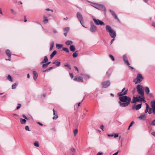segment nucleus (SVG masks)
<instances>
[{"mask_svg": "<svg viewBox=\"0 0 155 155\" xmlns=\"http://www.w3.org/2000/svg\"><path fill=\"white\" fill-rule=\"evenodd\" d=\"M11 12L13 14H16V12L13 9H11Z\"/></svg>", "mask_w": 155, "mask_h": 155, "instance_id": "37998d69", "label": "nucleus"}, {"mask_svg": "<svg viewBox=\"0 0 155 155\" xmlns=\"http://www.w3.org/2000/svg\"><path fill=\"white\" fill-rule=\"evenodd\" d=\"M62 49L64 51H65L67 52H69L68 49L67 48H63Z\"/></svg>", "mask_w": 155, "mask_h": 155, "instance_id": "58836bf2", "label": "nucleus"}, {"mask_svg": "<svg viewBox=\"0 0 155 155\" xmlns=\"http://www.w3.org/2000/svg\"><path fill=\"white\" fill-rule=\"evenodd\" d=\"M43 18L44 20L43 21V22L45 23V24H47V23L48 22V18L45 15L43 16Z\"/></svg>", "mask_w": 155, "mask_h": 155, "instance_id": "aec40b11", "label": "nucleus"}, {"mask_svg": "<svg viewBox=\"0 0 155 155\" xmlns=\"http://www.w3.org/2000/svg\"><path fill=\"white\" fill-rule=\"evenodd\" d=\"M69 30V28L68 27H67L64 28L63 30L64 32H66L68 33Z\"/></svg>", "mask_w": 155, "mask_h": 155, "instance_id": "7c9ffc66", "label": "nucleus"}, {"mask_svg": "<svg viewBox=\"0 0 155 155\" xmlns=\"http://www.w3.org/2000/svg\"><path fill=\"white\" fill-rule=\"evenodd\" d=\"M48 66L46 64H46H43L42 65V67L43 68H45V67H48Z\"/></svg>", "mask_w": 155, "mask_h": 155, "instance_id": "8fccbe9b", "label": "nucleus"}, {"mask_svg": "<svg viewBox=\"0 0 155 155\" xmlns=\"http://www.w3.org/2000/svg\"><path fill=\"white\" fill-rule=\"evenodd\" d=\"M106 30L109 33V35L112 38H114L116 37L115 31L112 29L111 27L108 25H107L106 27Z\"/></svg>", "mask_w": 155, "mask_h": 155, "instance_id": "f03ea898", "label": "nucleus"}, {"mask_svg": "<svg viewBox=\"0 0 155 155\" xmlns=\"http://www.w3.org/2000/svg\"><path fill=\"white\" fill-rule=\"evenodd\" d=\"M56 46L57 48L59 49L60 48L62 47V45L58 44H57L56 45Z\"/></svg>", "mask_w": 155, "mask_h": 155, "instance_id": "e433bc0d", "label": "nucleus"}, {"mask_svg": "<svg viewBox=\"0 0 155 155\" xmlns=\"http://www.w3.org/2000/svg\"><path fill=\"white\" fill-rule=\"evenodd\" d=\"M97 9L103 11H105L106 10V8L105 6L102 5H97Z\"/></svg>", "mask_w": 155, "mask_h": 155, "instance_id": "dca6fc26", "label": "nucleus"}, {"mask_svg": "<svg viewBox=\"0 0 155 155\" xmlns=\"http://www.w3.org/2000/svg\"><path fill=\"white\" fill-rule=\"evenodd\" d=\"M74 80L78 82H83V78L79 76H75L74 79Z\"/></svg>", "mask_w": 155, "mask_h": 155, "instance_id": "9b49d317", "label": "nucleus"}, {"mask_svg": "<svg viewBox=\"0 0 155 155\" xmlns=\"http://www.w3.org/2000/svg\"><path fill=\"white\" fill-rule=\"evenodd\" d=\"M150 125L152 126H155V119L152 121L150 124Z\"/></svg>", "mask_w": 155, "mask_h": 155, "instance_id": "a19ab883", "label": "nucleus"}, {"mask_svg": "<svg viewBox=\"0 0 155 155\" xmlns=\"http://www.w3.org/2000/svg\"><path fill=\"white\" fill-rule=\"evenodd\" d=\"M143 79V77L142 74L140 73L137 74L136 78L134 79L133 81L135 84H137L140 83Z\"/></svg>", "mask_w": 155, "mask_h": 155, "instance_id": "7ed1b4c3", "label": "nucleus"}, {"mask_svg": "<svg viewBox=\"0 0 155 155\" xmlns=\"http://www.w3.org/2000/svg\"><path fill=\"white\" fill-rule=\"evenodd\" d=\"M78 51H76L74 53H73L72 54V56L73 58H76L78 56Z\"/></svg>", "mask_w": 155, "mask_h": 155, "instance_id": "473e14b6", "label": "nucleus"}, {"mask_svg": "<svg viewBox=\"0 0 155 155\" xmlns=\"http://www.w3.org/2000/svg\"><path fill=\"white\" fill-rule=\"evenodd\" d=\"M77 17L80 21L81 24L82 25V23H84V21L81 14L79 12H78L77 13Z\"/></svg>", "mask_w": 155, "mask_h": 155, "instance_id": "6e6552de", "label": "nucleus"}, {"mask_svg": "<svg viewBox=\"0 0 155 155\" xmlns=\"http://www.w3.org/2000/svg\"><path fill=\"white\" fill-rule=\"evenodd\" d=\"M118 152H119V151H118L117 152L114 153L113 154V155H117Z\"/></svg>", "mask_w": 155, "mask_h": 155, "instance_id": "0e129e2a", "label": "nucleus"}, {"mask_svg": "<svg viewBox=\"0 0 155 155\" xmlns=\"http://www.w3.org/2000/svg\"><path fill=\"white\" fill-rule=\"evenodd\" d=\"M97 27L94 24H91L90 29V31L92 32H95L97 31Z\"/></svg>", "mask_w": 155, "mask_h": 155, "instance_id": "4468645a", "label": "nucleus"}, {"mask_svg": "<svg viewBox=\"0 0 155 155\" xmlns=\"http://www.w3.org/2000/svg\"><path fill=\"white\" fill-rule=\"evenodd\" d=\"M109 11L111 13L112 15L115 18L117 19L118 21H119V19L118 18L117 15L112 10L110 9L109 10Z\"/></svg>", "mask_w": 155, "mask_h": 155, "instance_id": "a211bd4d", "label": "nucleus"}, {"mask_svg": "<svg viewBox=\"0 0 155 155\" xmlns=\"http://www.w3.org/2000/svg\"><path fill=\"white\" fill-rule=\"evenodd\" d=\"M134 124V121H133L131 122L130 125L132 126L133 125V124Z\"/></svg>", "mask_w": 155, "mask_h": 155, "instance_id": "774afa93", "label": "nucleus"}, {"mask_svg": "<svg viewBox=\"0 0 155 155\" xmlns=\"http://www.w3.org/2000/svg\"><path fill=\"white\" fill-rule=\"evenodd\" d=\"M150 104L151 107L153 108V113L154 114H155V100L151 101Z\"/></svg>", "mask_w": 155, "mask_h": 155, "instance_id": "f8f14e48", "label": "nucleus"}, {"mask_svg": "<svg viewBox=\"0 0 155 155\" xmlns=\"http://www.w3.org/2000/svg\"><path fill=\"white\" fill-rule=\"evenodd\" d=\"M54 46V42L52 41L51 42V44H50V51L53 48Z\"/></svg>", "mask_w": 155, "mask_h": 155, "instance_id": "c756f323", "label": "nucleus"}, {"mask_svg": "<svg viewBox=\"0 0 155 155\" xmlns=\"http://www.w3.org/2000/svg\"><path fill=\"white\" fill-rule=\"evenodd\" d=\"M22 116L24 118H25V119L28 120V119L27 117L25 116V115L23 114Z\"/></svg>", "mask_w": 155, "mask_h": 155, "instance_id": "09e8293b", "label": "nucleus"}, {"mask_svg": "<svg viewBox=\"0 0 155 155\" xmlns=\"http://www.w3.org/2000/svg\"><path fill=\"white\" fill-rule=\"evenodd\" d=\"M146 118V117L144 114H141L139 117L138 118L140 120H142Z\"/></svg>", "mask_w": 155, "mask_h": 155, "instance_id": "b1692460", "label": "nucleus"}, {"mask_svg": "<svg viewBox=\"0 0 155 155\" xmlns=\"http://www.w3.org/2000/svg\"><path fill=\"white\" fill-rule=\"evenodd\" d=\"M84 98L81 101L79 102L78 104H77L76 103L74 105V107H76L77 108H78L80 106V104L81 103L82 101L83 100Z\"/></svg>", "mask_w": 155, "mask_h": 155, "instance_id": "bb28decb", "label": "nucleus"}, {"mask_svg": "<svg viewBox=\"0 0 155 155\" xmlns=\"http://www.w3.org/2000/svg\"><path fill=\"white\" fill-rule=\"evenodd\" d=\"M114 40V38H113V39H112L111 41L110 42V44H111L112 43H113V41Z\"/></svg>", "mask_w": 155, "mask_h": 155, "instance_id": "69168bd1", "label": "nucleus"}, {"mask_svg": "<svg viewBox=\"0 0 155 155\" xmlns=\"http://www.w3.org/2000/svg\"><path fill=\"white\" fill-rule=\"evenodd\" d=\"M119 103L120 107H124L127 106L130 103L131 97H119Z\"/></svg>", "mask_w": 155, "mask_h": 155, "instance_id": "f257e3e1", "label": "nucleus"}, {"mask_svg": "<svg viewBox=\"0 0 155 155\" xmlns=\"http://www.w3.org/2000/svg\"><path fill=\"white\" fill-rule=\"evenodd\" d=\"M7 79L8 80L11 81L12 82L13 81L11 76L9 74L7 77Z\"/></svg>", "mask_w": 155, "mask_h": 155, "instance_id": "72a5a7b5", "label": "nucleus"}, {"mask_svg": "<svg viewBox=\"0 0 155 155\" xmlns=\"http://www.w3.org/2000/svg\"><path fill=\"white\" fill-rule=\"evenodd\" d=\"M144 91L147 94L148 96L150 97L153 96V94L150 93H149L150 90L149 88L147 87H146L144 88Z\"/></svg>", "mask_w": 155, "mask_h": 155, "instance_id": "ddd939ff", "label": "nucleus"}, {"mask_svg": "<svg viewBox=\"0 0 155 155\" xmlns=\"http://www.w3.org/2000/svg\"><path fill=\"white\" fill-rule=\"evenodd\" d=\"M94 7L96 8L97 9V5H99V4H94Z\"/></svg>", "mask_w": 155, "mask_h": 155, "instance_id": "680f3d73", "label": "nucleus"}, {"mask_svg": "<svg viewBox=\"0 0 155 155\" xmlns=\"http://www.w3.org/2000/svg\"><path fill=\"white\" fill-rule=\"evenodd\" d=\"M34 146L36 147L39 146V144L37 141H35L34 143Z\"/></svg>", "mask_w": 155, "mask_h": 155, "instance_id": "4c0bfd02", "label": "nucleus"}, {"mask_svg": "<svg viewBox=\"0 0 155 155\" xmlns=\"http://www.w3.org/2000/svg\"><path fill=\"white\" fill-rule=\"evenodd\" d=\"M142 104H139L137 105L135 107L134 106L132 107V109H135L136 110H137L141 108V107Z\"/></svg>", "mask_w": 155, "mask_h": 155, "instance_id": "f3484780", "label": "nucleus"}, {"mask_svg": "<svg viewBox=\"0 0 155 155\" xmlns=\"http://www.w3.org/2000/svg\"><path fill=\"white\" fill-rule=\"evenodd\" d=\"M103 153L102 152H98L97 153V155H102Z\"/></svg>", "mask_w": 155, "mask_h": 155, "instance_id": "13d9d810", "label": "nucleus"}, {"mask_svg": "<svg viewBox=\"0 0 155 155\" xmlns=\"http://www.w3.org/2000/svg\"><path fill=\"white\" fill-rule=\"evenodd\" d=\"M53 68V67H50L48 68L47 69L48 71H50V70H51V69H52Z\"/></svg>", "mask_w": 155, "mask_h": 155, "instance_id": "864d4df0", "label": "nucleus"}, {"mask_svg": "<svg viewBox=\"0 0 155 155\" xmlns=\"http://www.w3.org/2000/svg\"><path fill=\"white\" fill-rule=\"evenodd\" d=\"M109 57L113 61H114V58L112 55L110 54Z\"/></svg>", "mask_w": 155, "mask_h": 155, "instance_id": "c03bdc74", "label": "nucleus"}, {"mask_svg": "<svg viewBox=\"0 0 155 155\" xmlns=\"http://www.w3.org/2000/svg\"><path fill=\"white\" fill-rule=\"evenodd\" d=\"M37 124L41 126H42L43 125L42 124L39 122H38Z\"/></svg>", "mask_w": 155, "mask_h": 155, "instance_id": "bf43d9fd", "label": "nucleus"}, {"mask_svg": "<svg viewBox=\"0 0 155 155\" xmlns=\"http://www.w3.org/2000/svg\"><path fill=\"white\" fill-rule=\"evenodd\" d=\"M58 118V115H56L55 116H54V117H53V120H56Z\"/></svg>", "mask_w": 155, "mask_h": 155, "instance_id": "49530a36", "label": "nucleus"}, {"mask_svg": "<svg viewBox=\"0 0 155 155\" xmlns=\"http://www.w3.org/2000/svg\"><path fill=\"white\" fill-rule=\"evenodd\" d=\"M138 98L140 99V102H143L144 103L146 102V101L144 99L145 97H138Z\"/></svg>", "mask_w": 155, "mask_h": 155, "instance_id": "f704fd0d", "label": "nucleus"}, {"mask_svg": "<svg viewBox=\"0 0 155 155\" xmlns=\"http://www.w3.org/2000/svg\"><path fill=\"white\" fill-rule=\"evenodd\" d=\"M5 53L7 55L8 57V59H5L6 60H8L9 61H11V57L12 55V53L11 51L8 49H7Z\"/></svg>", "mask_w": 155, "mask_h": 155, "instance_id": "9d476101", "label": "nucleus"}, {"mask_svg": "<svg viewBox=\"0 0 155 155\" xmlns=\"http://www.w3.org/2000/svg\"><path fill=\"white\" fill-rule=\"evenodd\" d=\"M71 150L72 152H74L75 151V150L74 148H71Z\"/></svg>", "mask_w": 155, "mask_h": 155, "instance_id": "5fc2aeb1", "label": "nucleus"}, {"mask_svg": "<svg viewBox=\"0 0 155 155\" xmlns=\"http://www.w3.org/2000/svg\"><path fill=\"white\" fill-rule=\"evenodd\" d=\"M18 83H16L12 85V89H15L16 88V86L18 85Z\"/></svg>", "mask_w": 155, "mask_h": 155, "instance_id": "c85d7f7f", "label": "nucleus"}, {"mask_svg": "<svg viewBox=\"0 0 155 155\" xmlns=\"http://www.w3.org/2000/svg\"><path fill=\"white\" fill-rule=\"evenodd\" d=\"M94 23L96 25H104L105 24L101 21L99 20L98 19H96L94 18H93Z\"/></svg>", "mask_w": 155, "mask_h": 155, "instance_id": "39448f33", "label": "nucleus"}, {"mask_svg": "<svg viewBox=\"0 0 155 155\" xmlns=\"http://www.w3.org/2000/svg\"><path fill=\"white\" fill-rule=\"evenodd\" d=\"M133 99L131 101L132 103H135L137 102H140V99L138 98V97H133Z\"/></svg>", "mask_w": 155, "mask_h": 155, "instance_id": "2eb2a0df", "label": "nucleus"}, {"mask_svg": "<svg viewBox=\"0 0 155 155\" xmlns=\"http://www.w3.org/2000/svg\"><path fill=\"white\" fill-rule=\"evenodd\" d=\"M61 65L60 62L57 61L55 65L57 67Z\"/></svg>", "mask_w": 155, "mask_h": 155, "instance_id": "ea45409f", "label": "nucleus"}, {"mask_svg": "<svg viewBox=\"0 0 155 155\" xmlns=\"http://www.w3.org/2000/svg\"><path fill=\"white\" fill-rule=\"evenodd\" d=\"M74 68L75 70L77 71L78 72V68L76 66H74Z\"/></svg>", "mask_w": 155, "mask_h": 155, "instance_id": "052dcab7", "label": "nucleus"}, {"mask_svg": "<svg viewBox=\"0 0 155 155\" xmlns=\"http://www.w3.org/2000/svg\"><path fill=\"white\" fill-rule=\"evenodd\" d=\"M64 66V67H68L70 69H71V66L68 64H65Z\"/></svg>", "mask_w": 155, "mask_h": 155, "instance_id": "79ce46f5", "label": "nucleus"}, {"mask_svg": "<svg viewBox=\"0 0 155 155\" xmlns=\"http://www.w3.org/2000/svg\"><path fill=\"white\" fill-rule=\"evenodd\" d=\"M123 58L125 64L128 66L131 69H133L134 68L133 67H131L130 66V64L128 61L126 55H124L123 56Z\"/></svg>", "mask_w": 155, "mask_h": 155, "instance_id": "423d86ee", "label": "nucleus"}, {"mask_svg": "<svg viewBox=\"0 0 155 155\" xmlns=\"http://www.w3.org/2000/svg\"><path fill=\"white\" fill-rule=\"evenodd\" d=\"M104 126L103 125H101L100 127V128L103 130L104 131Z\"/></svg>", "mask_w": 155, "mask_h": 155, "instance_id": "603ef678", "label": "nucleus"}, {"mask_svg": "<svg viewBox=\"0 0 155 155\" xmlns=\"http://www.w3.org/2000/svg\"><path fill=\"white\" fill-rule=\"evenodd\" d=\"M151 134L152 135H153V136L155 137V132H152Z\"/></svg>", "mask_w": 155, "mask_h": 155, "instance_id": "e2e57ef3", "label": "nucleus"}, {"mask_svg": "<svg viewBox=\"0 0 155 155\" xmlns=\"http://www.w3.org/2000/svg\"><path fill=\"white\" fill-rule=\"evenodd\" d=\"M25 130L29 131V127L28 126H26L25 127Z\"/></svg>", "mask_w": 155, "mask_h": 155, "instance_id": "3c124183", "label": "nucleus"}, {"mask_svg": "<svg viewBox=\"0 0 155 155\" xmlns=\"http://www.w3.org/2000/svg\"><path fill=\"white\" fill-rule=\"evenodd\" d=\"M74 136H75L78 133V130L77 129H75L73 130Z\"/></svg>", "mask_w": 155, "mask_h": 155, "instance_id": "c9c22d12", "label": "nucleus"}, {"mask_svg": "<svg viewBox=\"0 0 155 155\" xmlns=\"http://www.w3.org/2000/svg\"><path fill=\"white\" fill-rule=\"evenodd\" d=\"M84 78L86 79H88L90 78V76L89 75L87 74H83L82 75Z\"/></svg>", "mask_w": 155, "mask_h": 155, "instance_id": "2f4dec72", "label": "nucleus"}, {"mask_svg": "<svg viewBox=\"0 0 155 155\" xmlns=\"http://www.w3.org/2000/svg\"><path fill=\"white\" fill-rule=\"evenodd\" d=\"M137 89L138 94L140 95L142 97L144 96V88L141 85L138 84L137 86Z\"/></svg>", "mask_w": 155, "mask_h": 155, "instance_id": "20e7f679", "label": "nucleus"}, {"mask_svg": "<svg viewBox=\"0 0 155 155\" xmlns=\"http://www.w3.org/2000/svg\"><path fill=\"white\" fill-rule=\"evenodd\" d=\"M57 51L55 50L50 55L51 59L52 58L54 57V56L57 54Z\"/></svg>", "mask_w": 155, "mask_h": 155, "instance_id": "4be33fe9", "label": "nucleus"}, {"mask_svg": "<svg viewBox=\"0 0 155 155\" xmlns=\"http://www.w3.org/2000/svg\"><path fill=\"white\" fill-rule=\"evenodd\" d=\"M33 76L34 79L35 81L37 78L38 75L37 72L36 71H33Z\"/></svg>", "mask_w": 155, "mask_h": 155, "instance_id": "6ab92c4d", "label": "nucleus"}, {"mask_svg": "<svg viewBox=\"0 0 155 155\" xmlns=\"http://www.w3.org/2000/svg\"><path fill=\"white\" fill-rule=\"evenodd\" d=\"M73 43V42L72 41H68L66 42L65 44L66 45H69L72 44Z\"/></svg>", "mask_w": 155, "mask_h": 155, "instance_id": "cd10ccee", "label": "nucleus"}, {"mask_svg": "<svg viewBox=\"0 0 155 155\" xmlns=\"http://www.w3.org/2000/svg\"><path fill=\"white\" fill-rule=\"evenodd\" d=\"M18 105L17 107H16V109L17 110L19 109L20 108L21 106V104H18Z\"/></svg>", "mask_w": 155, "mask_h": 155, "instance_id": "a18cd8bd", "label": "nucleus"}, {"mask_svg": "<svg viewBox=\"0 0 155 155\" xmlns=\"http://www.w3.org/2000/svg\"><path fill=\"white\" fill-rule=\"evenodd\" d=\"M70 50L72 52H74L75 50V48L74 46L73 45H71L70 46Z\"/></svg>", "mask_w": 155, "mask_h": 155, "instance_id": "412c9836", "label": "nucleus"}, {"mask_svg": "<svg viewBox=\"0 0 155 155\" xmlns=\"http://www.w3.org/2000/svg\"><path fill=\"white\" fill-rule=\"evenodd\" d=\"M48 61V58L47 56H45L44 57V58L43 61L41 62V63L42 64L43 63H45L47 62Z\"/></svg>", "mask_w": 155, "mask_h": 155, "instance_id": "5701e85b", "label": "nucleus"}, {"mask_svg": "<svg viewBox=\"0 0 155 155\" xmlns=\"http://www.w3.org/2000/svg\"><path fill=\"white\" fill-rule=\"evenodd\" d=\"M69 74H70V75L71 77L72 78H73V77H74V74H73V73H70Z\"/></svg>", "mask_w": 155, "mask_h": 155, "instance_id": "6e6d98bb", "label": "nucleus"}, {"mask_svg": "<svg viewBox=\"0 0 155 155\" xmlns=\"http://www.w3.org/2000/svg\"><path fill=\"white\" fill-rule=\"evenodd\" d=\"M110 84L109 81H104L101 83L102 87L103 88H106L109 86Z\"/></svg>", "mask_w": 155, "mask_h": 155, "instance_id": "1a4fd4ad", "label": "nucleus"}, {"mask_svg": "<svg viewBox=\"0 0 155 155\" xmlns=\"http://www.w3.org/2000/svg\"><path fill=\"white\" fill-rule=\"evenodd\" d=\"M152 25L155 27V23L154 22H153L152 24Z\"/></svg>", "mask_w": 155, "mask_h": 155, "instance_id": "338daca9", "label": "nucleus"}, {"mask_svg": "<svg viewBox=\"0 0 155 155\" xmlns=\"http://www.w3.org/2000/svg\"><path fill=\"white\" fill-rule=\"evenodd\" d=\"M114 138H116L118 137V134H115L114 135Z\"/></svg>", "mask_w": 155, "mask_h": 155, "instance_id": "4d7b16f0", "label": "nucleus"}, {"mask_svg": "<svg viewBox=\"0 0 155 155\" xmlns=\"http://www.w3.org/2000/svg\"><path fill=\"white\" fill-rule=\"evenodd\" d=\"M20 122L21 124H25L26 123V121L25 119H23L22 118H20Z\"/></svg>", "mask_w": 155, "mask_h": 155, "instance_id": "393cba45", "label": "nucleus"}, {"mask_svg": "<svg viewBox=\"0 0 155 155\" xmlns=\"http://www.w3.org/2000/svg\"><path fill=\"white\" fill-rule=\"evenodd\" d=\"M128 91V90L126 89L125 88H124L120 92L118 93V95L119 97H121L126 94Z\"/></svg>", "mask_w": 155, "mask_h": 155, "instance_id": "0eeeda50", "label": "nucleus"}, {"mask_svg": "<svg viewBox=\"0 0 155 155\" xmlns=\"http://www.w3.org/2000/svg\"><path fill=\"white\" fill-rule=\"evenodd\" d=\"M146 109L145 110V113H146L147 112H148V110L149 108V107L148 104L147 103H146Z\"/></svg>", "mask_w": 155, "mask_h": 155, "instance_id": "a878e982", "label": "nucleus"}, {"mask_svg": "<svg viewBox=\"0 0 155 155\" xmlns=\"http://www.w3.org/2000/svg\"><path fill=\"white\" fill-rule=\"evenodd\" d=\"M111 74V73L109 72H107L106 73V75L107 77H109L110 76Z\"/></svg>", "mask_w": 155, "mask_h": 155, "instance_id": "de8ad7c7", "label": "nucleus"}]
</instances>
